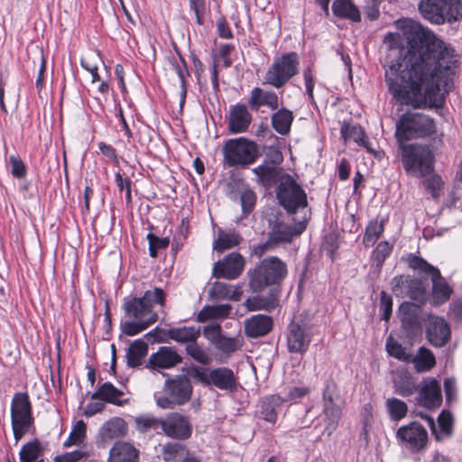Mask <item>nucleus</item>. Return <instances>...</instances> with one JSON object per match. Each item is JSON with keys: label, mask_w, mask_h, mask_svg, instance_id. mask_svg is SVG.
<instances>
[{"label": "nucleus", "mask_w": 462, "mask_h": 462, "mask_svg": "<svg viewBox=\"0 0 462 462\" xmlns=\"http://www.w3.org/2000/svg\"><path fill=\"white\" fill-rule=\"evenodd\" d=\"M396 439L402 447L413 453L426 448L429 442L427 430L417 421L400 427L396 431Z\"/></svg>", "instance_id": "nucleus-12"}, {"label": "nucleus", "mask_w": 462, "mask_h": 462, "mask_svg": "<svg viewBox=\"0 0 462 462\" xmlns=\"http://www.w3.org/2000/svg\"><path fill=\"white\" fill-rule=\"evenodd\" d=\"M243 294L240 285L233 286L231 284L215 282L208 290V297L213 300H230L238 301Z\"/></svg>", "instance_id": "nucleus-26"}, {"label": "nucleus", "mask_w": 462, "mask_h": 462, "mask_svg": "<svg viewBox=\"0 0 462 462\" xmlns=\"http://www.w3.org/2000/svg\"><path fill=\"white\" fill-rule=\"evenodd\" d=\"M186 352L194 360L202 365H208L211 362V357L209 355L203 348H201L196 343V341L186 346Z\"/></svg>", "instance_id": "nucleus-51"}, {"label": "nucleus", "mask_w": 462, "mask_h": 462, "mask_svg": "<svg viewBox=\"0 0 462 462\" xmlns=\"http://www.w3.org/2000/svg\"><path fill=\"white\" fill-rule=\"evenodd\" d=\"M231 305L221 304L216 306H205L198 314V320L205 322L208 319H217L226 318L231 311Z\"/></svg>", "instance_id": "nucleus-35"}, {"label": "nucleus", "mask_w": 462, "mask_h": 462, "mask_svg": "<svg viewBox=\"0 0 462 462\" xmlns=\"http://www.w3.org/2000/svg\"><path fill=\"white\" fill-rule=\"evenodd\" d=\"M203 334L205 337L214 345L223 337L221 334V326L217 323H210L205 326Z\"/></svg>", "instance_id": "nucleus-58"}, {"label": "nucleus", "mask_w": 462, "mask_h": 462, "mask_svg": "<svg viewBox=\"0 0 462 462\" xmlns=\"http://www.w3.org/2000/svg\"><path fill=\"white\" fill-rule=\"evenodd\" d=\"M248 103L251 107L255 110H257L261 106H266L272 110H275L279 106V99L276 93L273 91H265L260 88H254L252 89Z\"/></svg>", "instance_id": "nucleus-27"}, {"label": "nucleus", "mask_w": 462, "mask_h": 462, "mask_svg": "<svg viewBox=\"0 0 462 462\" xmlns=\"http://www.w3.org/2000/svg\"><path fill=\"white\" fill-rule=\"evenodd\" d=\"M282 399L278 395L265 397L260 406L259 414L262 419L269 422H275L277 411L282 406Z\"/></svg>", "instance_id": "nucleus-29"}, {"label": "nucleus", "mask_w": 462, "mask_h": 462, "mask_svg": "<svg viewBox=\"0 0 462 462\" xmlns=\"http://www.w3.org/2000/svg\"><path fill=\"white\" fill-rule=\"evenodd\" d=\"M341 134L345 141L353 140L360 145L365 146L371 153L374 151L366 141L365 134L361 127L356 125H345L342 127Z\"/></svg>", "instance_id": "nucleus-38"}, {"label": "nucleus", "mask_w": 462, "mask_h": 462, "mask_svg": "<svg viewBox=\"0 0 462 462\" xmlns=\"http://www.w3.org/2000/svg\"><path fill=\"white\" fill-rule=\"evenodd\" d=\"M215 346L225 353H233L240 346V343L236 338L222 337L216 344Z\"/></svg>", "instance_id": "nucleus-57"}, {"label": "nucleus", "mask_w": 462, "mask_h": 462, "mask_svg": "<svg viewBox=\"0 0 462 462\" xmlns=\"http://www.w3.org/2000/svg\"><path fill=\"white\" fill-rule=\"evenodd\" d=\"M398 27L408 48L402 46L399 35L385 37V79L390 93L397 102L413 107L442 106L452 88L455 51L412 19L399 20Z\"/></svg>", "instance_id": "nucleus-1"}, {"label": "nucleus", "mask_w": 462, "mask_h": 462, "mask_svg": "<svg viewBox=\"0 0 462 462\" xmlns=\"http://www.w3.org/2000/svg\"><path fill=\"white\" fill-rule=\"evenodd\" d=\"M245 259L238 253H231L223 260L215 263L213 275L228 280L236 279L244 271Z\"/></svg>", "instance_id": "nucleus-19"}, {"label": "nucleus", "mask_w": 462, "mask_h": 462, "mask_svg": "<svg viewBox=\"0 0 462 462\" xmlns=\"http://www.w3.org/2000/svg\"><path fill=\"white\" fill-rule=\"evenodd\" d=\"M273 319L266 315H254L245 321V333L252 338L268 334L273 328Z\"/></svg>", "instance_id": "nucleus-24"}, {"label": "nucleus", "mask_w": 462, "mask_h": 462, "mask_svg": "<svg viewBox=\"0 0 462 462\" xmlns=\"http://www.w3.org/2000/svg\"><path fill=\"white\" fill-rule=\"evenodd\" d=\"M286 274V264L279 258H265L249 273V286L253 291L258 292L268 285L278 283Z\"/></svg>", "instance_id": "nucleus-5"}, {"label": "nucleus", "mask_w": 462, "mask_h": 462, "mask_svg": "<svg viewBox=\"0 0 462 462\" xmlns=\"http://www.w3.org/2000/svg\"><path fill=\"white\" fill-rule=\"evenodd\" d=\"M401 147L403 167L408 174L423 178L433 172L434 155L428 146L402 144Z\"/></svg>", "instance_id": "nucleus-4"}, {"label": "nucleus", "mask_w": 462, "mask_h": 462, "mask_svg": "<svg viewBox=\"0 0 462 462\" xmlns=\"http://www.w3.org/2000/svg\"><path fill=\"white\" fill-rule=\"evenodd\" d=\"M88 455L87 450L80 448L55 457L54 462H79L82 458L88 457Z\"/></svg>", "instance_id": "nucleus-55"}, {"label": "nucleus", "mask_w": 462, "mask_h": 462, "mask_svg": "<svg viewBox=\"0 0 462 462\" xmlns=\"http://www.w3.org/2000/svg\"><path fill=\"white\" fill-rule=\"evenodd\" d=\"M162 458L166 462L184 460L189 455L186 447L180 443H168L162 448Z\"/></svg>", "instance_id": "nucleus-37"}, {"label": "nucleus", "mask_w": 462, "mask_h": 462, "mask_svg": "<svg viewBox=\"0 0 462 462\" xmlns=\"http://www.w3.org/2000/svg\"><path fill=\"white\" fill-rule=\"evenodd\" d=\"M410 265L415 270H420L427 274L431 275L433 283L432 303L434 305H439L449 299L451 289L440 277L439 271L437 268L428 263L422 258L416 256L411 260Z\"/></svg>", "instance_id": "nucleus-13"}, {"label": "nucleus", "mask_w": 462, "mask_h": 462, "mask_svg": "<svg viewBox=\"0 0 462 462\" xmlns=\"http://www.w3.org/2000/svg\"><path fill=\"white\" fill-rule=\"evenodd\" d=\"M87 437V425L83 420H79L73 426L72 430L70 431L69 438L63 443L65 448H69L70 446H79L81 445Z\"/></svg>", "instance_id": "nucleus-43"}, {"label": "nucleus", "mask_w": 462, "mask_h": 462, "mask_svg": "<svg viewBox=\"0 0 462 462\" xmlns=\"http://www.w3.org/2000/svg\"><path fill=\"white\" fill-rule=\"evenodd\" d=\"M380 310L383 312V319L386 321L389 320L392 315L393 300L392 297L385 291L381 292Z\"/></svg>", "instance_id": "nucleus-60"}, {"label": "nucleus", "mask_w": 462, "mask_h": 462, "mask_svg": "<svg viewBox=\"0 0 462 462\" xmlns=\"http://www.w3.org/2000/svg\"><path fill=\"white\" fill-rule=\"evenodd\" d=\"M420 15L432 24L453 23L462 18V0H420Z\"/></svg>", "instance_id": "nucleus-2"}, {"label": "nucleus", "mask_w": 462, "mask_h": 462, "mask_svg": "<svg viewBox=\"0 0 462 462\" xmlns=\"http://www.w3.org/2000/svg\"><path fill=\"white\" fill-rule=\"evenodd\" d=\"M135 321H127L122 324L121 328L123 333L127 336H134L145 328H147L150 325L153 324L158 319L157 314H148V317L144 318H134Z\"/></svg>", "instance_id": "nucleus-32"}, {"label": "nucleus", "mask_w": 462, "mask_h": 462, "mask_svg": "<svg viewBox=\"0 0 462 462\" xmlns=\"http://www.w3.org/2000/svg\"><path fill=\"white\" fill-rule=\"evenodd\" d=\"M383 232V221L374 220L370 222V224L366 227V231L364 236V244L365 245V246L373 245L375 243V241L380 237Z\"/></svg>", "instance_id": "nucleus-50"}, {"label": "nucleus", "mask_w": 462, "mask_h": 462, "mask_svg": "<svg viewBox=\"0 0 462 462\" xmlns=\"http://www.w3.org/2000/svg\"><path fill=\"white\" fill-rule=\"evenodd\" d=\"M439 430L442 433L449 436L452 432V417L448 411H443L438 418Z\"/></svg>", "instance_id": "nucleus-62"}, {"label": "nucleus", "mask_w": 462, "mask_h": 462, "mask_svg": "<svg viewBox=\"0 0 462 462\" xmlns=\"http://www.w3.org/2000/svg\"><path fill=\"white\" fill-rule=\"evenodd\" d=\"M181 362L180 356L171 347L161 346L156 353L149 357L152 368H171Z\"/></svg>", "instance_id": "nucleus-25"}, {"label": "nucleus", "mask_w": 462, "mask_h": 462, "mask_svg": "<svg viewBox=\"0 0 462 462\" xmlns=\"http://www.w3.org/2000/svg\"><path fill=\"white\" fill-rule=\"evenodd\" d=\"M310 328L302 321H291L288 327L287 347L291 353H305L311 342Z\"/></svg>", "instance_id": "nucleus-17"}, {"label": "nucleus", "mask_w": 462, "mask_h": 462, "mask_svg": "<svg viewBox=\"0 0 462 462\" xmlns=\"http://www.w3.org/2000/svg\"><path fill=\"white\" fill-rule=\"evenodd\" d=\"M172 66L180 80V85H181V89H182V93H181L182 100L181 101L183 102L184 98L186 97V92H187L186 86H185V76L188 74L187 67L183 60H180V63H178V62L172 63Z\"/></svg>", "instance_id": "nucleus-63"}, {"label": "nucleus", "mask_w": 462, "mask_h": 462, "mask_svg": "<svg viewBox=\"0 0 462 462\" xmlns=\"http://www.w3.org/2000/svg\"><path fill=\"white\" fill-rule=\"evenodd\" d=\"M340 396L337 385L328 382L323 391V411L328 420L327 430L329 434L336 430L341 417Z\"/></svg>", "instance_id": "nucleus-16"}, {"label": "nucleus", "mask_w": 462, "mask_h": 462, "mask_svg": "<svg viewBox=\"0 0 462 462\" xmlns=\"http://www.w3.org/2000/svg\"><path fill=\"white\" fill-rule=\"evenodd\" d=\"M395 393L407 397L416 391V383L413 379L406 374H401L394 379Z\"/></svg>", "instance_id": "nucleus-44"}, {"label": "nucleus", "mask_w": 462, "mask_h": 462, "mask_svg": "<svg viewBox=\"0 0 462 462\" xmlns=\"http://www.w3.org/2000/svg\"><path fill=\"white\" fill-rule=\"evenodd\" d=\"M252 122V116L245 105H236L230 108L228 130L232 134L245 133Z\"/></svg>", "instance_id": "nucleus-22"}, {"label": "nucleus", "mask_w": 462, "mask_h": 462, "mask_svg": "<svg viewBox=\"0 0 462 462\" xmlns=\"http://www.w3.org/2000/svg\"><path fill=\"white\" fill-rule=\"evenodd\" d=\"M278 304V300L274 296L263 297V296H255L252 298H248L245 301V306L249 311H256V310H266L271 311L273 310Z\"/></svg>", "instance_id": "nucleus-36"}, {"label": "nucleus", "mask_w": 462, "mask_h": 462, "mask_svg": "<svg viewBox=\"0 0 462 462\" xmlns=\"http://www.w3.org/2000/svg\"><path fill=\"white\" fill-rule=\"evenodd\" d=\"M436 132L433 118L422 113H405L396 123L395 136L402 143L414 138H424Z\"/></svg>", "instance_id": "nucleus-3"}, {"label": "nucleus", "mask_w": 462, "mask_h": 462, "mask_svg": "<svg viewBox=\"0 0 462 462\" xmlns=\"http://www.w3.org/2000/svg\"><path fill=\"white\" fill-rule=\"evenodd\" d=\"M148 346L141 339L135 340L127 349L126 360L128 366L136 367L141 365L143 358L147 355Z\"/></svg>", "instance_id": "nucleus-34"}, {"label": "nucleus", "mask_w": 462, "mask_h": 462, "mask_svg": "<svg viewBox=\"0 0 462 462\" xmlns=\"http://www.w3.org/2000/svg\"><path fill=\"white\" fill-rule=\"evenodd\" d=\"M117 462H139V450L131 442L117 441Z\"/></svg>", "instance_id": "nucleus-41"}, {"label": "nucleus", "mask_w": 462, "mask_h": 462, "mask_svg": "<svg viewBox=\"0 0 462 462\" xmlns=\"http://www.w3.org/2000/svg\"><path fill=\"white\" fill-rule=\"evenodd\" d=\"M91 399L116 404V387L109 382L104 383L92 393Z\"/></svg>", "instance_id": "nucleus-45"}, {"label": "nucleus", "mask_w": 462, "mask_h": 462, "mask_svg": "<svg viewBox=\"0 0 462 462\" xmlns=\"http://www.w3.org/2000/svg\"><path fill=\"white\" fill-rule=\"evenodd\" d=\"M191 376L206 386H215L220 390L233 392L236 389V378L227 367H193Z\"/></svg>", "instance_id": "nucleus-9"}, {"label": "nucleus", "mask_w": 462, "mask_h": 462, "mask_svg": "<svg viewBox=\"0 0 462 462\" xmlns=\"http://www.w3.org/2000/svg\"><path fill=\"white\" fill-rule=\"evenodd\" d=\"M161 429L166 436L176 439H187L192 432L188 417L178 412L170 413L162 419Z\"/></svg>", "instance_id": "nucleus-18"}, {"label": "nucleus", "mask_w": 462, "mask_h": 462, "mask_svg": "<svg viewBox=\"0 0 462 462\" xmlns=\"http://www.w3.org/2000/svg\"><path fill=\"white\" fill-rule=\"evenodd\" d=\"M425 179L423 180V185L425 189L431 194V197L433 199H438L441 195L442 188H443V181L441 178L435 174L430 173L428 174Z\"/></svg>", "instance_id": "nucleus-49"}, {"label": "nucleus", "mask_w": 462, "mask_h": 462, "mask_svg": "<svg viewBox=\"0 0 462 462\" xmlns=\"http://www.w3.org/2000/svg\"><path fill=\"white\" fill-rule=\"evenodd\" d=\"M191 393L192 386L189 380L185 376H180L166 382L164 395L157 397L156 402L162 409H171L175 405L188 402Z\"/></svg>", "instance_id": "nucleus-11"}, {"label": "nucleus", "mask_w": 462, "mask_h": 462, "mask_svg": "<svg viewBox=\"0 0 462 462\" xmlns=\"http://www.w3.org/2000/svg\"><path fill=\"white\" fill-rule=\"evenodd\" d=\"M241 236L236 232H219L217 239L214 243V250L222 253L240 244Z\"/></svg>", "instance_id": "nucleus-40"}, {"label": "nucleus", "mask_w": 462, "mask_h": 462, "mask_svg": "<svg viewBox=\"0 0 462 462\" xmlns=\"http://www.w3.org/2000/svg\"><path fill=\"white\" fill-rule=\"evenodd\" d=\"M41 454L40 445L37 440L24 444L19 453L20 462H36Z\"/></svg>", "instance_id": "nucleus-46"}, {"label": "nucleus", "mask_w": 462, "mask_h": 462, "mask_svg": "<svg viewBox=\"0 0 462 462\" xmlns=\"http://www.w3.org/2000/svg\"><path fill=\"white\" fill-rule=\"evenodd\" d=\"M97 55L91 53L81 58V66L91 74L92 81L99 79L97 64Z\"/></svg>", "instance_id": "nucleus-53"}, {"label": "nucleus", "mask_w": 462, "mask_h": 462, "mask_svg": "<svg viewBox=\"0 0 462 462\" xmlns=\"http://www.w3.org/2000/svg\"><path fill=\"white\" fill-rule=\"evenodd\" d=\"M255 203V194L252 190H245L241 195V205L243 211L249 213L252 211Z\"/></svg>", "instance_id": "nucleus-64"}, {"label": "nucleus", "mask_w": 462, "mask_h": 462, "mask_svg": "<svg viewBox=\"0 0 462 462\" xmlns=\"http://www.w3.org/2000/svg\"><path fill=\"white\" fill-rule=\"evenodd\" d=\"M386 350L391 356L400 361L410 362L411 360V354L392 337L387 339Z\"/></svg>", "instance_id": "nucleus-47"}, {"label": "nucleus", "mask_w": 462, "mask_h": 462, "mask_svg": "<svg viewBox=\"0 0 462 462\" xmlns=\"http://www.w3.org/2000/svg\"><path fill=\"white\" fill-rule=\"evenodd\" d=\"M10 164L12 166V174L17 179L24 178L26 175V167L19 157L14 155L9 158Z\"/></svg>", "instance_id": "nucleus-61"}, {"label": "nucleus", "mask_w": 462, "mask_h": 462, "mask_svg": "<svg viewBox=\"0 0 462 462\" xmlns=\"http://www.w3.org/2000/svg\"><path fill=\"white\" fill-rule=\"evenodd\" d=\"M391 252L392 246L388 242H381L374 249L373 258L378 265H381Z\"/></svg>", "instance_id": "nucleus-59"}, {"label": "nucleus", "mask_w": 462, "mask_h": 462, "mask_svg": "<svg viewBox=\"0 0 462 462\" xmlns=\"http://www.w3.org/2000/svg\"><path fill=\"white\" fill-rule=\"evenodd\" d=\"M149 241V252L152 257L157 256V251L162 248H166L169 245L168 238H159L152 234L147 235Z\"/></svg>", "instance_id": "nucleus-56"}, {"label": "nucleus", "mask_w": 462, "mask_h": 462, "mask_svg": "<svg viewBox=\"0 0 462 462\" xmlns=\"http://www.w3.org/2000/svg\"><path fill=\"white\" fill-rule=\"evenodd\" d=\"M223 153L228 166H245L256 160L258 149L254 142L239 137L226 141L223 146Z\"/></svg>", "instance_id": "nucleus-8"}, {"label": "nucleus", "mask_w": 462, "mask_h": 462, "mask_svg": "<svg viewBox=\"0 0 462 462\" xmlns=\"http://www.w3.org/2000/svg\"><path fill=\"white\" fill-rule=\"evenodd\" d=\"M116 438V419L106 421L99 429L97 438V446L106 448Z\"/></svg>", "instance_id": "nucleus-39"}, {"label": "nucleus", "mask_w": 462, "mask_h": 462, "mask_svg": "<svg viewBox=\"0 0 462 462\" xmlns=\"http://www.w3.org/2000/svg\"><path fill=\"white\" fill-rule=\"evenodd\" d=\"M164 302V293L160 288H154L152 291H147L142 298L134 299L125 304V313L133 318H144L148 314H156L152 311L154 304L162 305Z\"/></svg>", "instance_id": "nucleus-14"}, {"label": "nucleus", "mask_w": 462, "mask_h": 462, "mask_svg": "<svg viewBox=\"0 0 462 462\" xmlns=\"http://www.w3.org/2000/svg\"><path fill=\"white\" fill-rule=\"evenodd\" d=\"M417 372L423 373L430 371L436 365V359L432 352L426 347H420L416 356H411V360Z\"/></svg>", "instance_id": "nucleus-33"}, {"label": "nucleus", "mask_w": 462, "mask_h": 462, "mask_svg": "<svg viewBox=\"0 0 462 462\" xmlns=\"http://www.w3.org/2000/svg\"><path fill=\"white\" fill-rule=\"evenodd\" d=\"M385 406L390 418L394 421L402 420L408 412L407 404L403 401H401L397 398L387 399Z\"/></svg>", "instance_id": "nucleus-42"}, {"label": "nucleus", "mask_w": 462, "mask_h": 462, "mask_svg": "<svg viewBox=\"0 0 462 462\" xmlns=\"http://www.w3.org/2000/svg\"><path fill=\"white\" fill-rule=\"evenodd\" d=\"M11 423L18 442L33 426L32 407L26 393H16L11 403Z\"/></svg>", "instance_id": "nucleus-6"}, {"label": "nucleus", "mask_w": 462, "mask_h": 462, "mask_svg": "<svg viewBox=\"0 0 462 462\" xmlns=\"http://www.w3.org/2000/svg\"><path fill=\"white\" fill-rule=\"evenodd\" d=\"M135 423L137 430L143 432L162 428V420L152 417H139L135 420Z\"/></svg>", "instance_id": "nucleus-54"}, {"label": "nucleus", "mask_w": 462, "mask_h": 462, "mask_svg": "<svg viewBox=\"0 0 462 462\" xmlns=\"http://www.w3.org/2000/svg\"><path fill=\"white\" fill-rule=\"evenodd\" d=\"M280 204L290 213L307 206V195L301 187L290 175L282 177L277 188Z\"/></svg>", "instance_id": "nucleus-10"}, {"label": "nucleus", "mask_w": 462, "mask_h": 462, "mask_svg": "<svg viewBox=\"0 0 462 462\" xmlns=\"http://www.w3.org/2000/svg\"><path fill=\"white\" fill-rule=\"evenodd\" d=\"M304 229L305 226L301 224L297 227L284 223H278L273 226L270 234V239L274 243L291 242L293 236L300 235Z\"/></svg>", "instance_id": "nucleus-28"}, {"label": "nucleus", "mask_w": 462, "mask_h": 462, "mask_svg": "<svg viewBox=\"0 0 462 462\" xmlns=\"http://www.w3.org/2000/svg\"><path fill=\"white\" fill-rule=\"evenodd\" d=\"M253 171L263 185L269 186L277 179V170L273 166L260 165L253 169Z\"/></svg>", "instance_id": "nucleus-48"}, {"label": "nucleus", "mask_w": 462, "mask_h": 462, "mask_svg": "<svg viewBox=\"0 0 462 462\" xmlns=\"http://www.w3.org/2000/svg\"><path fill=\"white\" fill-rule=\"evenodd\" d=\"M332 11L335 15L346 18L353 22L361 20L360 12L351 0H336L332 5Z\"/></svg>", "instance_id": "nucleus-30"}, {"label": "nucleus", "mask_w": 462, "mask_h": 462, "mask_svg": "<svg viewBox=\"0 0 462 462\" xmlns=\"http://www.w3.org/2000/svg\"><path fill=\"white\" fill-rule=\"evenodd\" d=\"M299 57L295 52L282 54L274 60L264 75V83L276 88L287 83L299 71Z\"/></svg>", "instance_id": "nucleus-7"}, {"label": "nucleus", "mask_w": 462, "mask_h": 462, "mask_svg": "<svg viewBox=\"0 0 462 462\" xmlns=\"http://www.w3.org/2000/svg\"><path fill=\"white\" fill-rule=\"evenodd\" d=\"M200 336V329L194 326L172 328L170 329H160L156 328L145 335V337L152 342H163L168 337L179 342L191 344Z\"/></svg>", "instance_id": "nucleus-15"}, {"label": "nucleus", "mask_w": 462, "mask_h": 462, "mask_svg": "<svg viewBox=\"0 0 462 462\" xmlns=\"http://www.w3.org/2000/svg\"><path fill=\"white\" fill-rule=\"evenodd\" d=\"M408 291L407 294L408 296L417 300L418 302H423L426 297L425 289L422 284V282L419 280H410L407 282Z\"/></svg>", "instance_id": "nucleus-52"}, {"label": "nucleus", "mask_w": 462, "mask_h": 462, "mask_svg": "<svg viewBox=\"0 0 462 462\" xmlns=\"http://www.w3.org/2000/svg\"><path fill=\"white\" fill-rule=\"evenodd\" d=\"M293 114L287 108H281L272 116V125L280 134H287L290 132Z\"/></svg>", "instance_id": "nucleus-31"}, {"label": "nucleus", "mask_w": 462, "mask_h": 462, "mask_svg": "<svg viewBox=\"0 0 462 462\" xmlns=\"http://www.w3.org/2000/svg\"><path fill=\"white\" fill-rule=\"evenodd\" d=\"M399 315L402 321V327L406 331L407 336L411 337L421 330L422 311L419 304L404 302L401 304Z\"/></svg>", "instance_id": "nucleus-20"}, {"label": "nucleus", "mask_w": 462, "mask_h": 462, "mask_svg": "<svg viewBox=\"0 0 462 462\" xmlns=\"http://www.w3.org/2000/svg\"><path fill=\"white\" fill-rule=\"evenodd\" d=\"M427 338L435 346H443L450 338V328L443 318L431 317L426 328Z\"/></svg>", "instance_id": "nucleus-21"}, {"label": "nucleus", "mask_w": 462, "mask_h": 462, "mask_svg": "<svg viewBox=\"0 0 462 462\" xmlns=\"http://www.w3.org/2000/svg\"><path fill=\"white\" fill-rule=\"evenodd\" d=\"M441 391L439 382L427 378L422 382L420 390V402L427 408L439 407L441 403Z\"/></svg>", "instance_id": "nucleus-23"}]
</instances>
